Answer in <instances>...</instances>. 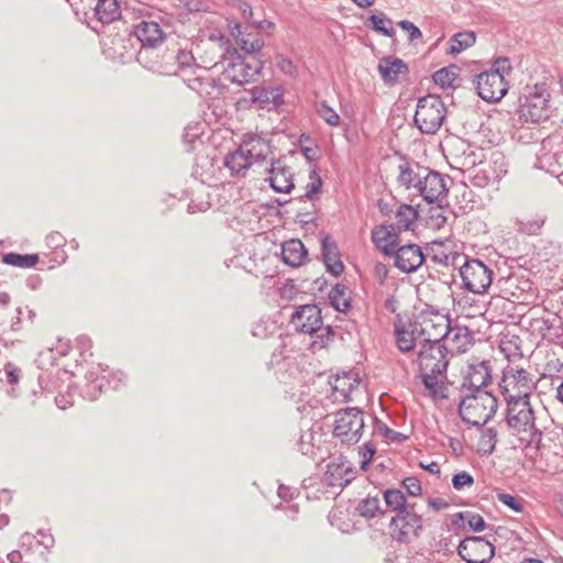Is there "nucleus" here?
I'll list each match as a JSON object with an SVG mask.
<instances>
[{
  "label": "nucleus",
  "instance_id": "nucleus-32",
  "mask_svg": "<svg viewBox=\"0 0 563 563\" xmlns=\"http://www.w3.org/2000/svg\"><path fill=\"white\" fill-rule=\"evenodd\" d=\"M224 165L230 169L233 176H244L251 167V158L239 147L236 151L227 155Z\"/></svg>",
  "mask_w": 563,
  "mask_h": 563
},
{
  "label": "nucleus",
  "instance_id": "nucleus-2",
  "mask_svg": "<svg viewBox=\"0 0 563 563\" xmlns=\"http://www.w3.org/2000/svg\"><path fill=\"white\" fill-rule=\"evenodd\" d=\"M550 93L545 84H537L528 88L519 98L516 111L517 120L521 124H539L551 115L549 106Z\"/></svg>",
  "mask_w": 563,
  "mask_h": 563
},
{
  "label": "nucleus",
  "instance_id": "nucleus-61",
  "mask_svg": "<svg viewBox=\"0 0 563 563\" xmlns=\"http://www.w3.org/2000/svg\"><path fill=\"white\" fill-rule=\"evenodd\" d=\"M489 180H490V176L487 175L484 169H478L473 175L474 186L485 187L486 185H488Z\"/></svg>",
  "mask_w": 563,
  "mask_h": 563
},
{
  "label": "nucleus",
  "instance_id": "nucleus-43",
  "mask_svg": "<svg viewBox=\"0 0 563 563\" xmlns=\"http://www.w3.org/2000/svg\"><path fill=\"white\" fill-rule=\"evenodd\" d=\"M418 217L417 211L409 205H401L396 212V223L399 230H409Z\"/></svg>",
  "mask_w": 563,
  "mask_h": 563
},
{
  "label": "nucleus",
  "instance_id": "nucleus-6",
  "mask_svg": "<svg viewBox=\"0 0 563 563\" xmlns=\"http://www.w3.org/2000/svg\"><path fill=\"white\" fill-rule=\"evenodd\" d=\"M499 389L505 401L530 399L536 383L527 369L508 364L503 371Z\"/></svg>",
  "mask_w": 563,
  "mask_h": 563
},
{
  "label": "nucleus",
  "instance_id": "nucleus-11",
  "mask_svg": "<svg viewBox=\"0 0 563 563\" xmlns=\"http://www.w3.org/2000/svg\"><path fill=\"white\" fill-rule=\"evenodd\" d=\"M391 537L399 542H410L422 529V517L417 512L416 505L404 509L390 518Z\"/></svg>",
  "mask_w": 563,
  "mask_h": 563
},
{
  "label": "nucleus",
  "instance_id": "nucleus-35",
  "mask_svg": "<svg viewBox=\"0 0 563 563\" xmlns=\"http://www.w3.org/2000/svg\"><path fill=\"white\" fill-rule=\"evenodd\" d=\"M357 386V378L350 373H344L342 376H338L332 384L333 391L336 394L335 397H341L344 400L350 398L352 390Z\"/></svg>",
  "mask_w": 563,
  "mask_h": 563
},
{
  "label": "nucleus",
  "instance_id": "nucleus-24",
  "mask_svg": "<svg viewBox=\"0 0 563 563\" xmlns=\"http://www.w3.org/2000/svg\"><path fill=\"white\" fill-rule=\"evenodd\" d=\"M251 100L262 109H274L283 103V90L279 87L257 86L251 90Z\"/></svg>",
  "mask_w": 563,
  "mask_h": 563
},
{
  "label": "nucleus",
  "instance_id": "nucleus-8",
  "mask_svg": "<svg viewBox=\"0 0 563 563\" xmlns=\"http://www.w3.org/2000/svg\"><path fill=\"white\" fill-rule=\"evenodd\" d=\"M415 323V329L418 330L423 344H442L445 335L450 334V319L438 311L420 312Z\"/></svg>",
  "mask_w": 563,
  "mask_h": 563
},
{
  "label": "nucleus",
  "instance_id": "nucleus-4",
  "mask_svg": "<svg viewBox=\"0 0 563 563\" xmlns=\"http://www.w3.org/2000/svg\"><path fill=\"white\" fill-rule=\"evenodd\" d=\"M496 397L487 390L461 393L459 412L462 420L472 426H484L497 410Z\"/></svg>",
  "mask_w": 563,
  "mask_h": 563
},
{
  "label": "nucleus",
  "instance_id": "nucleus-15",
  "mask_svg": "<svg viewBox=\"0 0 563 563\" xmlns=\"http://www.w3.org/2000/svg\"><path fill=\"white\" fill-rule=\"evenodd\" d=\"M427 169V167L418 163L402 161L398 165L397 183L409 191L410 195L416 196Z\"/></svg>",
  "mask_w": 563,
  "mask_h": 563
},
{
  "label": "nucleus",
  "instance_id": "nucleus-64",
  "mask_svg": "<svg viewBox=\"0 0 563 563\" xmlns=\"http://www.w3.org/2000/svg\"><path fill=\"white\" fill-rule=\"evenodd\" d=\"M477 163L481 164L482 161L477 159V155L475 154V152H471L468 155H466L464 157V161L462 164H463L464 168L472 169V168L476 167Z\"/></svg>",
  "mask_w": 563,
  "mask_h": 563
},
{
  "label": "nucleus",
  "instance_id": "nucleus-16",
  "mask_svg": "<svg viewBox=\"0 0 563 563\" xmlns=\"http://www.w3.org/2000/svg\"><path fill=\"white\" fill-rule=\"evenodd\" d=\"M446 191V179L440 173L427 169L416 196L432 203L440 200Z\"/></svg>",
  "mask_w": 563,
  "mask_h": 563
},
{
  "label": "nucleus",
  "instance_id": "nucleus-36",
  "mask_svg": "<svg viewBox=\"0 0 563 563\" xmlns=\"http://www.w3.org/2000/svg\"><path fill=\"white\" fill-rule=\"evenodd\" d=\"M383 495H384V500H385L386 507L390 511L395 512V515L412 505L407 501L404 493L400 489H397V488L386 489Z\"/></svg>",
  "mask_w": 563,
  "mask_h": 563
},
{
  "label": "nucleus",
  "instance_id": "nucleus-1",
  "mask_svg": "<svg viewBox=\"0 0 563 563\" xmlns=\"http://www.w3.org/2000/svg\"><path fill=\"white\" fill-rule=\"evenodd\" d=\"M506 422L516 433H528L527 448L541 451L542 432L536 427V416L530 399L506 401Z\"/></svg>",
  "mask_w": 563,
  "mask_h": 563
},
{
  "label": "nucleus",
  "instance_id": "nucleus-10",
  "mask_svg": "<svg viewBox=\"0 0 563 563\" xmlns=\"http://www.w3.org/2000/svg\"><path fill=\"white\" fill-rule=\"evenodd\" d=\"M463 286L474 295L487 292L493 280V271L478 260H467L460 268Z\"/></svg>",
  "mask_w": 563,
  "mask_h": 563
},
{
  "label": "nucleus",
  "instance_id": "nucleus-53",
  "mask_svg": "<svg viewBox=\"0 0 563 563\" xmlns=\"http://www.w3.org/2000/svg\"><path fill=\"white\" fill-rule=\"evenodd\" d=\"M276 65L278 69L287 76L294 77L297 75L296 65L289 58L283 55L277 56Z\"/></svg>",
  "mask_w": 563,
  "mask_h": 563
},
{
  "label": "nucleus",
  "instance_id": "nucleus-59",
  "mask_svg": "<svg viewBox=\"0 0 563 563\" xmlns=\"http://www.w3.org/2000/svg\"><path fill=\"white\" fill-rule=\"evenodd\" d=\"M4 373H5L7 382L9 384L14 385L19 382L20 369L16 366H14L12 364H7L5 368H4Z\"/></svg>",
  "mask_w": 563,
  "mask_h": 563
},
{
  "label": "nucleus",
  "instance_id": "nucleus-60",
  "mask_svg": "<svg viewBox=\"0 0 563 563\" xmlns=\"http://www.w3.org/2000/svg\"><path fill=\"white\" fill-rule=\"evenodd\" d=\"M378 432L386 439L393 441V442H399L404 439V435L399 432H396L391 429H389L386 426H379Z\"/></svg>",
  "mask_w": 563,
  "mask_h": 563
},
{
  "label": "nucleus",
  "instance_id": "nucleus-63",
  "mask_svg": "<svg viewBox=\"0 0 563 563\" xmlns=\"http://www.w3.org/2000/svg\"><path fill=\"white\" fill-rule=\"evenodd\" d=\"M374 274L376 278H378L379 282L383 283L388 275V268L383 263H376L374 265Z\"/></svg>",
  "mask_w": 563,
  "mask_h": 563
},
{
  "label": "nucleus",
  "instance_id": "nucleus-39",
  "mask_svg": "<svg viewBox=\"0 0 563 563\" xmlns=\"http://www.w3.org/2000/svg\"><path fill=\"white\" fill-rule=\"evenodd\" d=\"M475 41L476 36L474 32H459L454 34L450 40V47L448 48V53L456 55L474 45Z\"/></svg>",
  "mask_w": 563,
  "mask_h": 563
},
{
  "label": "nucleus",
  "instance_id": "nucleus-46",
  "mask_svg": "<svg viewBox=\"0 0 563 563\" xmlns=\"http://www.w3.org/2000/svg\"><path fill=\"white\" fill-rule=\"evenodd\" d=\"M242 51L252 54L261 51L263 47V41L258 34H244L236 43Z\"/></svg>",
  "mask_w": 563,
  "mask_h": 563
},
{
  "label": "nucleus",
  "instance_id": "nucleus-3",
  "mask_svg": "<svg viewBox=\"0 0 563 563\" xmlns=\"http://www.w3.org/2000/svg\"><path fill=\"white\" fill-rule=\"evenodd\" d=\"M290 324L298 332L311 335L313 349L324 347L331 334L330 327H323L321 310L316 305H302L296 308Z\"/></svg>",
  "mask_w": 563,
  "mask_h": 563
},
{
  "label": "nucleus",
  "instance_id": "nucleus-21",
  "mask_svg": "<svg viewBox=\"0 0 563 563\" xmlns=\"http://www.w3.org/2000/svg\"><path fill=\"white\" fill-rule=\"evenodd\" d=\"M268 181L277 192L289 194L294 188V174L282 161L272 163Z\"/></svg>",
  "mask_w": 563,
  "mask_h": 563
},
{
  "label": "nucleus",
  "instance_id": "nucleus-54",
  "mask_svg": "<svg viewBox=\"0 0 563 563\" xmlns=\"http://www.w3.org/2000/svg\"><path fill=\"white\" fill-rule=\"evenodd\" d=\"M492 73H497L503 78L511 71V63L507 57H499L493 63Z\"/></svg>",
  "mask_w": 563,
  "mask_h": 563
},
{
  "label": "nucleus",
  "instance_id": "nucleus-40",
  "mask_svg": "<svg viewBox=\"0 0 563 563\" xmlns=\"http://www.w3.org/2000/svg\"><path fill=\"white\" fill-rule=\"evenodd\" d=\"M459 67L455 65L441 68L433 74V81L443 89L452 88L455 79L459 77Z\"/></svg>",
  "mask_w": 563,
  "mask_h": 563
},
{
  "label": "nucleus",
  "instance_id": "nucleus-13",
  "mask_svg": "<svg viewBox=\"0 0 563 563\" xmlns=\"http://www.w3.org/2000/svg\"><path fill=\"white\" fill-rule=\"evenodd\" d=\"M457 552L466 563H487L494 556L495 549L482 537H468L461 541Z\"/></svg>",
  "mask_w": 563,
  "mask_h": 563
},
{
  "label": "nucleus",
  "instance_id": "nucleus-19",
  "mask_svg": "<svg viewBox=\"0 0 563 563\" xmlns=\"http://www.w3.org/2000/svg\"><path fill=\"white\" fill-rule=\"evenodd\" d=\"M134 35L142 47L137 55L139 60L142 58L143 49L155 48L159 46L165 38L159 24L154 21H142L135 26Z\"/></svg>",
  "mask_w": 563,
  "mask_h": 563
},
{
  "label": "nucleus",
  "instance_id": "nucleus-44",
  "mask_svg": "<svg viewBox=\"0 0 563 563\" xmlns=\"http://www.w3.org/2000/svg\"><path fill=\"white\" fill-rule=\"evenodd\" d=\"M356 510L362 517L367 519H372L377 515L384 514V511L380 508V501L377 497H367L363 499L358 504Z\"/></svg>",
  "mask_w": 563,
  "mask_h": 563
},
{
  "label": "nucleus",
  "instance_id": "nucleus-42",
  "mask_svg": "<svg viewBox=\"0 0 563 563\" xmlns=\"http://www.w3.org/2000/svg\"><path fill=\"white\" fill-rule=\"evenodd\" d=\"M2 262L11 266L30 268L37 264L38 256L36 254L7 253L2 256Z\"/></svg>",
  "mask_w": 563,
  "mask_h": 563
},
{
  "label": "nucleus",
  "instance_id": "nucleus-9",
  "mask_svg": "<svg viewBox=\"0 0 563 563\" xmlns=\"http://www.w3.org/2000/svg\"><path fill=\"white\" fill-rule=\"evenodd\" d=\"M364 427V413L357 408H345L335 413L333 433L342 443H357Z\"/></svg>",
  "mask_w": 563,
  "mask_h": 563
},
{
  "label": "nucleus",
  "instance_id": "nucleus-22",
  "mask_svg": "<svg viewBox=\"0 0 563 563\" xmlns=\"http://www.w3.org/2000/svg\"><path fill=\"white\" fill-rule=\"evenodd\" d=\"M373 243L385 254L393 255L397 249L398 232L393 224H380L372 230Z\"/></svg>",
  "mask_w": 563,
  "mask_h": 563
},
{
  "label": "nucleus",
  "instance_id": "nucleus-51",
  "mask_svg": "<svg viewBox=\"0 0 563 563\" xmlns=\"http://www.w3.org/2000/svg\"><path fill=\"white\" fill-rule=\"evenodd\" d=\"M474 484L473 476L465 471L455 474L452 478V485L456 490H462L466 487H471Z\"/></svg>",
  "mask_w": 563,
  "mask_h": 563
},
{
  "label": "nucleus",
  "instance_id": "nucleus-45",
  "mask_svg": "<svg viewBox=\"0 0 563 563\" xmlns=\"http://www.w3.org/2000/svg\"><path fill=\"white\" fill-rule=\"evenodd\" d=\"M497 443V432L494 428L482 430L478 441V451L483 454H492Z\"/></svg>",
  "mask_w": 563,
  "mask_h": 563
},
{
  "label": "nucleus",
  "instance_id": "nucleus-31",
  "mask_svg": "<svg viewBox=\"0 0 563 563\" xmlns=\"http://www.w3.org/2000/svg\"><path fill=\"white\" fill-rule=\"evenodd\" d=\"M420 377L430 397L433 399H442L446 397L445 386L443 383L445 373H420Z\"/></svg>",
  "mask_w": 563,
  "mask_h": 563
},
{
  "label": "nucleus",
  "instance_id": "nucleus-33",
  "mask_svg": "<svg viewBox=\"0 0 563 563\" xmlns=\"http://www.w3.org/2000/svg\"><path fill=\"white\" fill-rule=\"evenodd\" d=\"M100 372H106L104 368L99 364L98 367L91 369L87 373L88 384L85 388V395L90 399L95 400L99 393H101L104 388V382L107 380L106 376H100Z\"/></svg>",
  "mask_w": 563,
  "mask_h": 563
},
{
  "label": "nucleus",
  "instance_id": "nucleus-41",
  "mask_svg": "<svg viewBox=\"0 0 563 563\" xmlns=\"http://www.w3.org/2000/svg\"><path fill=\"white\" fill-rule=\"evenodd\" d=\"M465 521L467 522L470 529L475 532H481L486 528L484 518L481 515L472 511L459 512L454 515V518L452 520V522L457 526H460L461 522Z\"/></svg>",
  "mask_w": 563,
  "mask_h": 563
},
{
  "label": "nucleus",
  "instance_id": "nucleus-55",
  "mask_svg": "<svg viewBox=\"0 0 563 563\" xmlns=\"http://www.w3.org/2000/svg\"><path fill=\"white\" fill-rule=\"evenodd\" d=\"M402 486L406 488L409 495L411 496H420L422 493V487L420 482L416 477H407L402 481Z\"/></svg>",
  "mask_w": 563,
  "mask_h": 563
},
{
  "label": "nucleus",
  "instance_id": "nucleus-52",
  "mask_svg": "<svg viewBox=\"0 0 563 563\" xmlns=\"http://www.w3.org/2000/svg\"><path fill=\"white\" fill-rule=\"evenodd\" d=\"M313 434L311 431H306L300 435L298 441V449L303 455L313 454L314 444L312 443Z\"/></svg>",
  "mask_w": 563,
  "mask_h": 563
},
{
  "label": "nucleus",
  "instance_id": "nucleus-17",
  "mask_svg": "<svg viewBox=\"0 0 563 563\" xmlns=\"http://www.w3.org/2000/svg\"><path fill=\"white\" fill-rule=\"evenodd\" d=\"M492 380V371L489 363L486 361L472 364L464 377L461 393H477L485 390L484 388Z\"/></svg>",
  "mask_w": 563,
  "mask_h": 563
},
{
  "label": "nucleus",
  "instance_id": "nucleus-56",
  "mask_svg": "<svg viewBox=\"0 0 563 563\" xmlns=\"http://www.w3.org/2000/svg\"><path fill=\"white\" fill-rule=\"evenodd\" d=\"M376 452V448L371 444V443H365L361 449H360V455L362 457L361 460V466L362 468L364 470L366 467V465L371 462V460L373 459L374 454Z\"/></svg>",
  "mask_w": 563,
  "mask_h": 563
},
{
  "label": "nucleus",
  "instance_id": "nucleus-50",
  "mask_svg": "<svg viewBox=\"0 0 563 563\" xmlns=\"http://www.w3.org/2000/svg\"><path fill=\"white\" fill-rule=\"evenodd\" d=\"M322 187V180L320 176L317 174V172L313 169L309 174V183L306 187V194L305 197L308 200H313L314 197L320 192Z\"/></svg>",
  "mask_w": 563,
  "mask_h": 563
},
{
  "label": "nucleus",
  "instance_id": "nucleus-38",
  "mask_svg": "<svg viewBox=\"0 0 563 563\" xmlns=\"http://www.w3.org/2000/svg\"><path fill=\"white\" fill-rule=\"evenodd\" d=\"M547 217L544 214L538 213L530 219H517L516 228L517 231L528 234V235H537L541 232L542 227L544 225Z\"/></svg>",
  "mask_w": 563,
  "mask_h": 563
},
{
  "label": "nucleus",
  "instance_id": "nucleus-49",
  "mask_svg": "<svg viewBox=\"0 0 563 563\" xmlns=\"http://www.w3.org/2000/svg\"><path fill=\"white\" fill-rule=\"evenodd\" d=\"M496 500L498 503L503 504L504 506L510 508L515 512H522V510H523L522 499L519 497L512 496L508 493L498 492L496 494Z\"/></svg>",
  "mask_w": 563,
  "mask_h": 563
},
{
  "label": "nucleus",
  "instance_id": "nucleus-28",
  "mask_svg": "<svg viewBox=\"0 0 563 563\" xmlns=\"http://www.w3.org/2000/svg\"><path fill=\"white\" fill-rule=\"evenodd\" d=\"M307 257V251L300 240H289L282 245V260L291 267H298L303 264Z\"/></svg>",
  "mask_w": 563,
  "mask_h": 563
},
{
  "label": "nucleus",
  "instance_id": "nucleus-34",
  "mask_svg": "<svg viewBox=\"0 0 563 563\" xmlns=\"http://www.w3.org/2000/svg\"><path fill=\"white\" fill-rule=\"evenodd\" d=\"M329 300L338 311H347L351 307L349 288L343 284H335L329 292Z\"/></svg>",
  "mask_w": 563,
  "mask_h": 563
},
{
  "label": "nucleus",
  "instance_id": "nucleus-25",
  "mask_svg": "<svg viewBox=\"0 0 563 563\" xmlns=\"http://www.w3.org/2000/svg\"><path fill=\"white\" fill-rule=\"evenodd\" d=\"M240 148L251 158V163L263 162L269 153V144L266 140L255 135H244Z\"/></svg>",
  "mask_w": 563,
  "mask_h": 563
},
{
  "label": "nucleus",
  "instance_id": "nucleus-27",
  "mask_svg": "<svg viewBox=\"0 0 563 563\" xmlns=\"http://www.w3.org/2000/svg\"><path fill=\"white\" fill-rule=\"evenodd\" d=\"M415 321L396 325L395 335L398 349L404 352H410L416 346V341L421 339L418 330L415 329Z\"/></svg>",
  "mask_w": 563,
  "mask_h": 563
},
{
  "label": "nucleus",
  "instance_id": "nucleus-18",
  "mask_svg": "<svg viewBox=\"0 0 563 563\" xmlns=\"http://www.w3.org/2000/svg\"><path fill=\"white\" fill-rule=\"evenodd\" d=\"M393 256L395 257V266L404 273L416 272L424 261L421 247L417 244L397 247Z\"/></svg>",
  "mask_w": 563,
  "mask_h": 563
},
{
  "label": "nucleus",
  "instance_id": "nucleus-12",
  "mask_svg": "<svg viewBox=\"0 0 563 563\" xmlns=\"http://www.w3.org/2000/svg\"><path fill=\"white\" fill-rule=\"evenodd\" d=\"M420 373H446L448 347L444 344H423L418 354Z\"/></svg>",
  "mask_w": 563,
  "mask_h": 563
},
{
  "label": "nucleus",
  "instance_id": "nucleus-57",
  "mask_svg": "<svg viewBox=\"0 0 563 563\" xmlns=\"http://www.w3.org/2000/svg\"><path fill=\"white\" fill-rule=\"evenodd\" d=\"M399 26L408 32L409 41L412 42L415 40H419L422 36L421 31L410 21L402 20L399 22Z\"/></svg>",
  "mask_w": 563,
  "mask_h": 563
},
{
  "label": "nucleus",
  "instance_id": "nucleus-30",
  "mask_svg": "<svg viewBox=\"0 0 563 563\" xmlns=\"http://www.w3.org/2000/svg\"><path fill=\"white\" fill-rule=\"evenodd\" d=\"M454 308L461 314L473 318L475 316L483 314L485 310V303L475 299L470 295H462L454 298Z\"/></svg>",
  "mask_w": 563,
  "mask_h": 563
},
{
  "label": "nucleus",
  "instance_id": "nucleus-58",
  "mask_svg": "<svg viewBox=\"0 0 563 563\" xmlns=\"http://www.w3.org/2000/svg\"><path fill=\"white\" fill-rule=\"evenodd\" d=\"M130 42L129 40H124L123 37L121 36H115L112 41L113 44L122 47L123 51H120V52H117L114 51V54L112 55V57H118L120 58L121 60H125L128 58V51H126V43Z\"/></svg>",
  "mask_w": 563,
  "mask_h": 563
},
{
  "label": "nucleus",
  "instance_id": "nucleus-26",
  "mask_svg": "<svg viewBox=\"0 0 563 563\" xmlns=\"http://www.w3.org/2000/svg\"><path fill=\"white\" fill-rule=\"evenodd\" d=\"M321 249L323 262L328 272L334 276L341 275L344 269V265L340 260L335 242H333L329 236H325L322 240Z\"/></svg>",
  "mask_w": 563,
  "mask_h": 563
},
{
  "label": "nucleus",
  "instance_id": "nucleus-62",
  "mask_svg": "<svg viewBox=\"0 0 563 563\" xmlns=\"http://www.w3.org/2000/svg\"><path fill=\"white\" fill-rule=\"evenodd\" d=\"M177 60L181 68L190 67L192 62L195 60V57L191 54V52L180 51L177 56Z\"/></svg>",
  "mask_w": 563,
  "mask_h": 563
},
{
  "label": "nucleus",
  "instance_id": "nucleus-23",
  "mask_svg": "<svg viewBox=\"0 0 563 563\" xmlns=\"http://www.w3.org/2000/svg\"><path fill=\"white\" fill-rule=\"evenodd\" d=\"M378 73L387 85H394L399 76L408 73V66L400 58L387 56L379 59Z\"/></svg>",
  "mask_w": 563,
  "mask_h": 563
},
{
  "label": "nucleus",
  "instance_id": "nucleus-47",
  "mask_svg": "<svg viewBox=\"0 0 563 563\" xmlns=\"http://www.w3.org/2000/svg\"><path fill=\"white\" fill-rule=\"evenodd\" d=\"M369 21L372 22L373 30L378 33H382L386 36H393L395 30L391 25V21L387 19L384 14H372L369 16Z\"/></svg>",
  "mask_w": 563,
  "mask_h": 563
},
{
  "label": "nucleus",
  "instance_id": "nucleus-14",
  "mask_svg": "<svg viewBox=\"0 0 563 563\" xmlns=\"http://www.w3.org/2000/svg\"><path fill=\"white\" fill-rule=\"evenodd\" d=\"M478 96L488 102L499 101L508 91V84L497 73L483 71L476 77Z\"/></svg>",
  "mask_w": 563,
  "mask_h": 563
},
{
  "label": "nucleus",
  "instance_id": "nucleus-37",
  "mask_svg": "<svg viewBox=\"0 0 563 563\" xmlns=\"http://www.w3.org/2000/svg\"><path fill=\"white\" fill-rule=\"evenodd\" d=\"M444 340L446 342L455 343V349L460 351H465L466 347L472 342V334L466 327H451L450 325V334L445 335Z\"/></svg>",
  "mask_w": 563,
  "mask_h": 563
},
{
  "label": "nucleus",
  "instance_id": "nucleus-48",
  "mask_svg": "<svg viewBox=\"0 0 563 563\" xmlns=\"http://www.w3.org/2000/svg\"><path fill=\"white\" fill-rule=\"evenodd\" d=\"M316 109L319 117L322 118L329 125H339L340 115L324 101L318 102Z\"/></svg>",
  "mask_w": 563,
  "mask_h": 563
},
{
  "label": "nucleus",
  "instance_id": "nucleus-29",
  "mask_svg": "<svg viewBox=\"0 0 563 563\" xmlns=\"http://www.w3.org/2000/svg\"><path fill=\"white\" fill-rule=\"evenodd\" d=\"M96 4L91 7L93 16L101 24H110L121 16V10L118 0H95Z\"/></svg>",
  "mask_w": 563,
  "mask_h": 563
},
{
  "label": "nucleus",
  "instance_id": "nucleus-5",
  "mask_svg": "<svg viewBox=\"0 0 563 563\" xmlns=\"http://www.w3.org/2000/svg\"><path fill=\"white\" fill-rule=\"evenodd\" d=\"M205 68L219 69L224 79L234 84L243 85L251 81L255 75L260 73L261 66L258 63L251 65L246 63L235 48L227 49L225 54L221 55V59L217 62H206Z\"/></svg>",
  "mask_w": 563,
  "mask_h": 563
},
{
  "label": "nucleus",
  "instance_id": "nucleus-20",
  "mask_svg": "<svg viewBox=\"0 0 563 563\" xmlns=\"http://www.w3.org/2000/svg\"><path fill=\"white\" fill-rule=\"evenodd\" d=\"M354 478L351 464L342 457L333 459L327 465L324 482L330 487H344Z\"/></svg>",
  "mask_w": 563,
  "mask_h": 563
},
{
  "label": "nucleus",
  "instance_id": "nucleus-7",
  "mask_svg": "<svg viewBox=\"0 0 563 563\" xmlns=\"http://www.w3.org/2000/svg\"><path fill=\"white\" fill-rule=\"evenodd\" d=\"M445 107L440 97L428 95L418 100L415 123L424 134L435 133L445 118Z\"/></svg>",
  "mask_w": 563,
  "mask_h": 563
}]
</instances>
